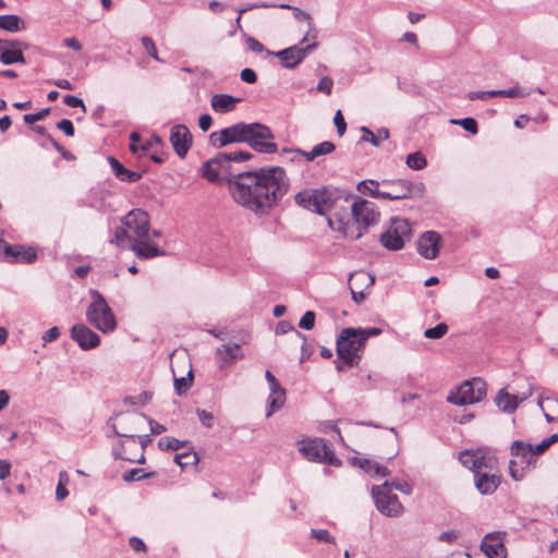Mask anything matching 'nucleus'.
Instances as JSON below:
<instances>
[{"label":"nucleus","mask_w":558,"mask_h":558,"mask_svg":"<svg viewBox=\"0 0 558 558\" xmlns=\"http://www.w3.org/2000/svg\"><path fill=\"white\" fill-rule=\"evenodd\" d=\"M227 156L219 153L207 160L201 169L202 175L210 182L227 180L235 203L256 215L268 214L286 196L290 180L279 166L233 173Z\"/></svg>","instance_id":"obj_1"},{"label":"nucleus","mask_w":558,"mask_h":558,"mask_svg":"<svg viewBox=\"0 0 558 558\" xmlns=\"http://www.w3.org/2000/svg\"><path fill=\"white\" fill-rule=\"evenodd\" d=\"M149 216L140 208L132 209L121 220V226L114 230L110 243L131 250L140 259H150L166 255V252L150 241Z\"/></svg>","instance_id":"obj_2"},{"label":"nucleus","mask_w":558,"mask_h":558,"mask_svg":"<svg viewBox=\"0 0 558 558\" xmlns=\"http://www.w3.org/2000/svg\"><path fill=\"white\" fill-rule=\"evenodd\" d=\"M210 144L221 148L230 144L245 143L258 154H276L279 151L275 134L269 126L259 122H238L209 135Z\"/></svg>","instance_id":"obj_3"},{"label":"nucleus","mask_w":558,"mask_h":558,"mask_svg":"<svg viewBox=\"0 0 558 558\" xmlns=\"http://www.w3.org/2000/svg\"><path fill=\"white\" fill-rule=\"evenodd\" d=\"M381 333V329L377 327L371 328H353L345 327L341 329L336 341V352L341 363L336 364L337 371H343V366L352 367L357 365L361 360L366 341L371 337Z\"/></svg>","instance_id":"obj_4"},{"label":"nucleus","mask_w":558,"mask_h":558,"mask_svg":"<svg viewBox=\"0 0 558 558\" xmlns=\"http://www.w3.org/2000/svg\"><path fill=\"white\" fill-rule=\"evenodd\" d=\"M92 302L86 310V319L102 333L116 330L117 319L104 295L97 290L89 291Z\"/></svg>","instance_id":"obj_5"},{"label":"nucleus","mask_w":558,"mask_h":558,"mask_svg":"<svg viewBox=\"0 0 558 558\" xmlns=\"http://www.w3.org/2000/svg\"><path fill=\"white\" fill-rule=\"evenodd\" d=\"M412 238V228L404 218H391L379 236L380 244L388 251H400Z\"/></svg>","instance_id":"obj_6"},{"label":"nucleus","mask_w":558,"mask_h":558,"mask_svg":"<svg viewBox=\"0 0 558 558\" xmlns=\"http://www.w3.org/2000/svg\"><path fill=\"white\" fill-rule=\"evenodd\" d=\"M295 203L313 213L325 215L335 202L333 193L326 187L304 190L294 196Z\"/></svg>","instance_id":"obj_7"},{"label":"nucleus","mask_w":558,"mask_h":558,"mask_svg":"<svg viewBox=\"0 0 558 558\" xmlns=\"http://www.w3.org/2000/svg\"><path fill=\"white\" fill-rule=\"evenodd\" d=\"M486 396V384L481 378L463 381L450 391L447 401L457 405H466L482 401Z\"/></svg>","instance_id":"obj_8"},{"label":"nucleus","mask_w":558,"mask_h":558,"mask_svg":"<svg viewBox=\"0 0 558 558\" xmlns=\"http://www.w3.org/2000/svg\"><path fill=\"white\" fill-rule=\"evenodd\" d=\"M300 452L310 461L340 466L341 460L336 457L332 448L323 438L303 440Z\"/></svg>","instance_id":"obj_9"},{"label":"nucleus","mask_w":558,"mask_h":558,"mask_svg":"<svg viewBox=\"0 0 558 558\" xmlns=\"http://www.w3.org/2000/svg\"><path fill=\"white\" fill-rule=\"evenodd\" d=\"M372 497L377 510L386 517L397 518L404 511V507L398 496L391 493L388 481L384 482L381 485L373 486Z\"/></svg>","instance_id":"obj_10"},{"label":"nucleus","mask_w":558,"mask_h":558,"mask_svg":"<svg viewBox=\"0 0 558 558\" xmlns=\"http://www.w3.org/2000/svg\"><path fill=\"white\" fill-rule=\"evenodd\" d=\"M149 442V435H136L135 445H129V441L120 442L118 446L113 447L112 453L118 459L126 460L130 462L144 463V449Z\"/></svg>","instance_id":"obj_11"},{"label":"nucleus","mask_w":558,"mask_h":558,"mask_svg":"<svg viewBox=\"0 0 558 558\" xmlns=\"http://www.w3.org/2000/svg\"><path fill=\"white\" fill-rule=\"evenodd\" d=\"M351 214L355 222L364 228L376 225L379 220L375 204L364 198H359L351 205Z\"/></svg>","instance_id":"obj_12"},{"label":"nucleus","mask_w":558,"mask_h":558,"mask_svg":"<svg viewBox=\"0 0 558 558\" xmlns=\"http://www.w3.org/2000/svg\"><path fill=\"white\" fill-rule=\"evenodd\" d=\"M317 47V43L314 41L305 47L294 45L283 50L277 51L274 54L280 60L283 68L293 69L300 64L307 53Z\"/></svg>","instance_id":"obj_13"},{"label":"nucleus","mask_w":558,"mask_h":558,"mask_svg":"<svg viewBox=\"0 0 558 558\" xmlns=\"http://www.w3.org/2000/svg\"><path fill=\"white\" fill-rule=\"evenodd\" d=\"M383 199H404L409 198L412 193V183L405 180H383L380 181Z\"/></svg>","instance_id":"obj_14"},{"label":"nucleus","mask_w":558,"mask_h":558,"mask_svg":"<svg viewBox=\"0 0 558 558\" xmlns=\"http://www.w3.org/2000/svg\"><path fill=\"white\" fill-rule=\"evenodd\" d=\"M71 339L84 351L100 344V337L84 324H76L71 328Z\"/></svg>","instance_id":"obj_15"},{"label":"nucleus","mask_w":558,"mask_h":558,"mask_svg":"<svg viewBox=\"0 0 558 558\" xmlns=\"http://www.w3.org/2000/svg\"><path fill=\"white\" fill-rule=\"evenodd\" d=\"M170 142L175 154L183 158L192 146L193 137L187 126L177 124L171 128Z\"/></svg>","instance_id":"obj_16"},{"label":"nucleus","mask_w":558,"mask_h":558,"mask_svg":"<svg viewBox=\"0 0 558 558\" xmlns=\"http://www.w3.org/2000/svg\"><path fill=\"white\" fill-rule=\"evenodd\" d=\"M441 238L436 231L424 232L416 242V248L426 259H435L439 253Z\"/></svg>","instance_id":"obj_17"},{"label":"nucleus","mask_w":558,"mask_h":558,"mask_svg":"<svg viewBox=\"0 0 558 558\" xmlns=\"http://www.w3.org/2000/svg\"><path fill=\"white\" fill-rule=\"evenodd\" d=\"M533 395V387L530 386L525 392L520 395H510L506 388L499 390L496 396L495 402L499 410L505 413H513L519 404L529 399Z\"/></svg>","instance_id":"obj_18"},{"label":"nucleus","mask_w":558,"mask_h":558,"mask_svg":"<svg viewBox=\"0 0 558 558\" xmlns=\"http://www.w3.org/2000/svg\"><path fill=\"white\" fill-rule=\"evenodd\" d=\"M8 45L1 50L0 61L4 65L14 63H26L23 51L28 48L27 44L17 39H5Z\"/></svg>","instance_id":"obj_19"},{"label":"nucleus","mask_w":558,"mask_h":558,"mask_svg":"<svg viewBox=\"0 0 558 558\" xmlns=\"http://www.w3.org/2000/svg\"><path fill=\"white\" fill-rule=\"evenodd\" d=\"M481 549L488 558L507 557L501 533L487 534L481 543Z\"/></svg>","instance_id":"obj_20"},{"label":"nucleus","mask_w":558,"mask_h":558,"mask_svg":"<svg viewBox=\"0 0 558 558\" xmlns=\"http://www.w3.org/2000/svg\"><path fill=\"white\" fill-rule=\"evenodd\" d=\"M501 483V477L490 471H477L474 474V484L482 495H492Z\"/></svg>","instance_id":"obj_21"},{"label":"nucleus","mask_w":558,"mask_h":558,"mask_svg":"<svg viewBox=\"0 0 558 558\" xmlns=\"http://www.w3.org/2000/svg\"><path fill=\"white\" fill-rule=\"evenodd\" d=\"M4 258L10 263L22 262L25 264H31L37 258V253L32 247L24 248L21 245L10 244L9 246H5Z\"/></svg>","instance_id":"obj_22"},{"label":"nucleus","mask_w":558,"mask_h":558,"mask_svg":"<svg viewBox=\"0 0 558 558\" xmlns=\"http://www.w3.org/2000/svg\"><path fill=\"white\" fill-rule=\"evenodd\" d=\"M240 101V98L228 94H215L211 97L210 106L218 113H228L233 111Z\"/></svg>","instance_id":"obj_23"},{"label":"nucleus","mask_w":558,"mask_h":558,"mask_svg":"<svg viewBox=\"0 0 558 558\" xmlns=\"http://www.w3.org/2000/svg\"><path fill=\"white\" fill-rule=\"evenodd\" d=\"M108 162L113 174L120 181L133 183L141 179V174L138 172L126 169L117 158L110 156L108 157Z\"/></svg>","instance_id":"obj_24"},{"label":"nucleus","mask_w":558,"mask_h":558,"mask_svg":"<svg viewBox=\"0 0 558 558\" xmlns=\"http://www.w3.org/2000/svg\"><path fill=\"white\" fill-rule=\"evenodd\" d=\"M352 463L353 465H357L359 468H361L365 473L369 475L386 477L390 474L389 470L386 466L369 459L354 457L352 458Z\"/></svg>","instance_id":"obj_25"},{"label":"nucleus","mask_w":558,"mask_h":558,"mask_svg":"<svg viewBox=\"0 0 558 558\" xmlns=\"http://www.w3.org/2000/svg\"><path fill=\"white\" fill-rule=\"evenodd\" d=\"M277 8L291 10L293 12L294 17L298 21H306L307 22L308 31H307L306 35L303 37V39L301 40V43H300L301 45H303L307 40L308 37H312L313 39L316 38L315 26L312 22V16L310 13H307L296 7L287 4V3H280V4L277 3Z\"/></svg>","instance_id":"obj_26"},{"label":"nucleus","mask_w":558,"mask_h":558,"mask_svg":"<svg viewBox=\"0 0 558 558\" xmlns=\"http://www.w3.org/2000/svg\"><path fill=\"white\" fill-rule=\"evenodd\" d=\"M216 354L225 364H232L238 360H242L244 356L239 344L230 343L222 344L221 347L217 348Z\"/></svg>","instance_id":"obj_27"},{"label":"nucleus","mask_w":558,"mask_h":558,"mask_svg":"<svg viewBox=\"0 0 558 558\" xmlns=\"http://www.w3.org/2000/svg\"><path fill=\"white\" fill-rule=\"evenodd\" d=\"M0 29L8 33H17L26 29V23L16 14L0 15Z\"/></svg>","instance_id":"obj_28"},{"label":"nucleus","mask_w":558,"mask_h":558,"mask_svg":"<svg viewBox=\"0 0 558 558\" xmlns=\"http://www.w3.org/2000/svg\"><path fill=\"white\" fill-rule=\"evenodd\" d=\"M474 474H476L477 471H493L496 465V459L483 449L474 450Z\"/></svg>","instance_id":"obj_29"},{"label":"nucleus","mask_w":558,"mask_h":558,"mask_svg":"<svg viewBox=\"0 0 558 558\" xmlns=\"http://www.w3.org/2000/svg\"><path fill=\"white\" fill-rule=\"evenodd\" d=\"M357 191L364 195H369L373 198H381L383 187L379 181L376 180H363L357 186Z\"/></svg>","instance_id":"obj_30"},{"label":"nucleus","mask_w":558,"mask_h":558,"mask_svg":"<svg viewBox=\"0 0 558 558\" xmlns=\"http://www.w3.org/2000/svg\"><path fill=\"white\" fill-rule=\"evenodd\" d=\"M361 131L363 133L362 141L369 142L373 146L378 147L383 141L388 140L389 131L388 129H379L377 134H374L368 128L362 126Z\"/></svg>","instance_id":"obj_31"},{"label":"nucleus","mask_w":558,"mask_h":558,"mask_svg":"<svg viewBox=\"0 0 558 558\" xmlns=\"http://www.w3.org/2000/svg\"><path fill=\"white\" fill-rule=\"evenodd\" d=\"M336 149L333 143L329 141L322 142L315 145L310 151L304 154L306 161H313L315 158L331 154Z\"/></svg>","instance_id":"obj_32"},{"label":"nucleus","mask_w":558,"mask_h":558,"mask_svg":"<svg viewBox=\"0 0 558 558\" xmlns=\"http://www.w3.org/2000/svg\"><path fill=\"white\" fill-rule=\"evenodd\" d=\"M531 444H526L521 440H514L511 445V454L517 458L525 459L527 463H531Z\"/></svg>","instance_id":"obj_33"},{"label":"nucleus","mask_w":558,"mask_h":558,"mask_svg":"<svg viewBox=\"0 0 558 558\" xmlns=\"http://www.w3.org/2000/svg\"><path fill=\"white\" fill-rule=\"evenodd\" d=\"M187 444V440H179L174 437L165 436L158 440V448L162 451H177Z\"/></svg>","instance_id":"obj_34"},{"label":"nucleus","mask_w":558,"mask_h":558,"mask_svg":"<svg viewBox=\"0 0 558 558\" xmlns=\"http://www.w3.org/2000/svg\"><path fill=\"white\" fill-rule=\"evenodd\" d=\"M286 402V392L270 393L267 400L266 417L272 415L274 412L280 410Z\"/></svg>","instance_id":"obj_35"},{"label":"nucleus","mask_w":558,"mask_h":558,"mask_svg":"<svg viewBox=\"0 0 558 558\" xmlns=\"http://www.w3.org/2000/svg\"><path fill=\"white\" fill-rule=\"evenodd\" d=\"M173 375L174 371L172 369ZM193 381V372L192 369L189 371L186 377H177L174 376V390L178 396H183L192 386Z\"/></svg>","instance_id":"obj_36"},{"label":"nucleus","mask_w":558,"mask_h":558,"mask_svg":"<svg viewBox=\"0 0 558 558\" xmlns=\"http://www.w3.org/2000/svg\"><path fill=\"white\" fill-rule=\"evenodd\" d=\"M405 163L413 170H422L427 166V160L421 151H415L407 156Z\"/></svg>","instance_id":"obj_37"},{"label":"nucleus","mask_w":558,"mask_h":558,"mask_svg":"<svg viewBox=\"0 0 558 558\" xmlns=\"http://www.w3.org/2000/svg\"><path fill=\"white\" fill-rule=\"evenodd\" d=\"M530 94H531L530 90L519 87V86H513L508 89L494 90V97L500 96V97L518 98V97H526Z\"/></svg>","instance_id":"obj_38"},{"label":"nucleus","mask_w":558,"mask_h":558,"mask_svg":"<svg viewBox=\"0 0 558 558\" xmlns=\"http://www.w3.org/2000/svg\"><path fill=\"white\" fill-rule=\"evenodd\" d=\"M174 462L184 469L187 465H193L198 462L196 452H182L174 456Z\"/></svg>","instance_id":"obj_39"},{"label":"nucleus","mask_w":558,"mask_h":558,"mask_svg":"<svg viewBox=\"0 0 558 558\" xmlns=\"http://www.w3.org/2000/svg\"><path fill=\"white\" fill-rule=\"evenodd\" d=\"M448 332V325L439 323L435 327L427 328L424 331V337L427 339H440Z\"/></svg>","instance_id":"obj_40"},{"label":"nucleus","mask_w":558,"mask_h":558,"mask_svg":"<svg viewBox=\"0 0 558 558\" xmlns=\"http://www.w3.org/2000/svg\"><path fill=\"white\" fill-rule=\"evenodd\" d=\"M452 124H457L462 126L466 132H470L471 134H476L478 132V125L474 118H464V119H452Z\"/></svg>","instance_id":"obj_41"},{"label":"nucleus","mask_w":558,"mask_h":558,"mask_svg":"<svg viewBox=\"0 0 558 558\" xmlns=\"http://www.w3.org/2000/svg\"><path fill=\"white\" fill-rule=\"evenodd\" d=\"M222 155L227 156V163L231 167V162H242L245 160H250L253 155L246 150H235L230 153H222Z\"/></svg>","instance_id":"obj_42"},{"label":"nucleus","mask_w":558,"mask_h":558,"mask_svg":"<svg viewBox=\"0 0 558 558\" xmlns=\"http://www.w3.org/2000/svg\"><path fill=\"white\" fill-rule=\"evenodd\" d=\"M141 418H144V420H147L148 421V424L150 426V432L153 435H160L162 433H165L167 430L166 426L151 420V418H148L145 414H141V415H136V416H132L131 417V421L132 423H135L136 421L141 420Z\"/></svg>","instance_id":"obj_43"},{"label":"nucleus","mask_w":558,"mask_h":558,"mask_svg":"<svg viewBox=\"0 0 558 558\" xmlns=\"http://www.w3.org/2000/svg\"><path fill=\"white\" fill-rule=\"evenodd\" d=\"M151 473H146L143 469H132L123 473L122 478L124 482L141 481L149 477Z\"/></svg>","instance_id":"obj_44"},{"label":"nucleus","mask_w":558,"mask_h":558,"mask_svg":"<svg viewBox=\"0 0 558 558\" xmlns=\"http://www.w3.org/2000/svg\"><path fill=\"white\" fill-rule=\"evenodd\" d=\"M269 9V8H277V3L272 2H254V3H247L243 7L236 8L235 11L238 14L243 15L244 13L254 10V9Z\"/></svg>","instance_id":"obj_45"},{"label":"nucleus","mask_w":558,"mask_h":558,"mask_svg":"<svg viewBox=\"0 0 558 558\" xmlns=\"http://www.w3.org/2000/svg\"><path fill=\"white\" fill-rule=\"evenodd\" d=\"M459 460L463 466L470 469L474 473V471H475L474 450H465V451L460 452Z\"/></svg>","instance_id":"obj_46"},{"label":"nucleus","mask_w":558,"mask_h":558,"mask_svg":"<svg viewBox=\"0 0 558 558\" xmlns=\"http://www.w3.org/2000/svg\"><path fill=\"white\" fill-rule=\"evenodd\" d=\"M142 45L145 49V51L147 52L148 56H150L151 58H154L155 60L161 62L162 60L158 57V51H157V47L154 43V40L148 37V36H144L142 37Z\"/></svg>","instance_id":"obj_47"},{"label":"nucleus","mask_w":558,"mask_h":558,"mask_svg":"<svg viewBox=\"0 0 558 558\" xmlns=\"http://www.w3.org/2000/svg\"><path fill=\"white\" fill-rule=\"evenodd\" d=\"M316 314L313 311H307L301 317L299 327L304 330H312L315 326Z\"/></svg>","instance_id":"obj_48"},{"label":"nucleus","mask_w":558,"mask_h":558,"mask_svg":"<svg viewBox=\"0 0 558 558\" xmlns=\"http://www.w3.org/2000/svg\"><path fill=\"white\" fill-rule=\"evenodd\" d=\"M289 331H294L296 337H299L302 340L306 341V337L302 332L294 330V327L289 322L281 320V322L278 323V325L276 327V333L284 335V333H287Z\"/></svg>","instance_id":"obj_49"},{"label":"nucleus","mask_w":558,"mask_h":558,"mask_svg":"<svg viewBox=\"0 0 558 558\" xmlns=\"http://www.w3.org/2000/svg\"><path fill=\"white\" fill-rule=\"evenodd\" d=\"M311 535L315 537L317 541L326 543V544H335V537L327 530H315L311 531Z\"/></svg>","instance_id":"obj_50"},{"label":"nucleus","mask_w":558,"mask_h":558,"mask_svg":"<svg viewBox=\"0 0 558 558\" xmlns=\"http://www.w3.org/2000/svg\"><path fill=\"white\" fill-rule=\"evenodd\" d=\"M350 280L359 281L361 283H366L367 287L373 286L375 282V277L365 271H359L351 275Z\"/></svg>","instance_id":"obj_51"},{"label":"nucleus","mask_w":558,"mask_h":558,"mask_svg":"<svg viewBox=\"0 0 558 558\" xmlns=\"http://www.w3.org/2000/svg\"><path fill=\"white\" fill-rule=\"evenodd\" d=\"M280 154L281 155H287V158L294 162V161H299L301 157H304V154H306L305 150H302L300 148H282L280 150Z\"/></svg>","instance_id":"obj_52"},{"label":"nucleus","mask_w":558,"mask_h":558,"mask_svg":"<svg viewBox=\"0 0 558 558\" xmlns=\"http://www.w3.org/2000/svg\"><path fill=\"white\" fill-rule=\"evenodd\" d=\"M197 417L201 421V423L206 426L207 428H211L214 425V415L204 410V409H197L196 411Z\"/></svg>","instance_id":"obj_53"},{"label":"nucleus","mask_w":558,"mask_h":558,"mask_svg":"<svg viewBox=\"0 0 558 558\" xmlns=\"http://www.w3.org/2000/svg\"><path fill=\"white\" fill-rule=\"evenodd\" d=\"M389 484H390V489L393 487L395 489H397L405 495L412 494L413 487L407 481L395 480L392 482H389Z\"/></svg>","instance_id":"obj_54"},{"label":"nucleus","mask_w":558,"mask_h":558,"mask_svg":"<svg viewBox=\"0 0 558 558\" xmlns=\"http://www.w3.org/2000/svg\"><path fill=\"white\" fill-rule=\"evenodd\" d=\"M50 109L49 108H45L36 113H29V114H25L23 117V120L25 123L27 124H33L37 121H40L43 119H45V117L49 113Z\"/></svg>","instance_id":"obj_55"},{"label":"nucleus","mask_w":558,"mask_h":558,"mask_svg":"<svg viewBox=\"0 0 558 558\" xmlns=\"http://www.w3.org/2000/svg\"><path fill=\"white\" fill-rule=\"evenodd\" d=\"M63 102L71 108L81 107L83 112H86V107L84 105V101L80 97H76L73 95H65L63 97Z\"/></svg>","instance_id":"obj_56"},{"label":"nucleus","mask_w":558,"mask_h":558,"mask_svg":"<svg viewBox=\"0 0 558 558\" xmlns=\"http://www.w3.org/2000/svg\"><path fill=\"white\" fill-rule=\"evenodd\" d=\"M332 86H333V81L328 76H324L318 82L317 90L325 93L326 95H330L331 90H332Z\"/></svg>","instance_id":"obj_57"},{"label":"nucleus","mask_w":558,"mask_h":558,"mask_svg":"<svg viewBox=\"0 0 558 558\" xmlns=\"http://www.w3.org/2000/svg\"><path fill=\"white\" fill-rule=\"evenodd\" d=\"M48 141L51 145L61 154V156L66 160H73L74 156L66 150L62 145H60L51 135H47Z\"/></svg>","instance_id":"obj_58"},{"label":"nucleus","mask_w":558,"mask_h":558,"mask_svg":"<svg viewBox=\"0 0 558 558\" xmlns=\"http://www.w3.org/2000/svg\"><path fill=\"white\" fill-rule=\"evenodd\" d=\"M335 125L337 128V132L340 136H342L345 133L347 130V123L344 121V118L342 116L341 110H338L333 118Z\"/></svg>","instance_id":"obj_59"},{"label":"nucleus","mask_w":558,"mask_h":558,"mask_svg":"<svg viewBox=\"0 0 558 558\" xmlns=\"http://www.w3.org/2000/svg\"><path fill=\"white\" fill-rule=\"evenodd\" d=\"M57 128L65 133L68 136L74 135V126L71 120L62 119L57 123Z\"/></svg>","instance_id":"obj_60"},{"label":"nucleus","mask_w":558,"mask_h":558,"mask_svg":"<svg viewBox=\"0 0 558 558\" xmlns=\"http://www.w3.org/2000/svg\"><path fill=\"white\" fill-rule=\"evenodd\" d=\"M241 80L248 84H254L257 81V75L254 70L245 68L241 71Z\"/></svg>","instance_id":"obj_61"},{"label":"nucleus","mask_w":558,"mask_h":558,"mask_svg":"<svg viewBox=\"0 0 558 558\" xmlns=\"http://www.w3.org/2000/svg\"><path fill=\"white\" fill-rule=\"evenodd\" d=\"M509 470L513 480L520 481L524 477V468H517V463L513 460H511L509 463Z\"/></svg>","instance_id":"obj_62"},{"label":"nucleus","mask_w":558,"mask_h":558,"mask_svg":"<svg viewBox=\"0 0 558 558\" xmlns=\"http://www.w3.org/2000/svg\"><path fill=\"white\" fill-rule=\"evenodd\" d=\"M129 544L130 546L132 547V549L134 551H137V553H141V551H146V545L145 543L143 542L142 538L137 537V536H132L130 539H129Z\"/></svg>","instance_id":"obj_63"},{"label":"nucleus","mask_w":558,"mask_h":558,"mask_svg":"<svg viewBox=\"0 0 558 558\" xmlns=\"http://www.w3.org/2000/svg\"><path fill=\"white\" fill-rule=\"evenodd\" d=\"M246 45H247V48L253 51V52H256V53H260L265 50L264 46L262 45V43H259L257 39H255L254 37H247L246 39Z\"/></svg>","instance_id":"obj_64"}]
</instances>
